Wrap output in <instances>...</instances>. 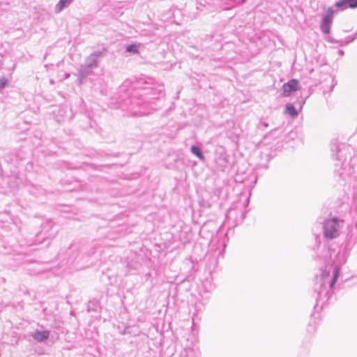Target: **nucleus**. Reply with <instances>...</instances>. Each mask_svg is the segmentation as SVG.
I'll return each instance as SVG.
<instances>
[{"instance_id": "f257e3e1", "label": "nucleus", "mask_w": 357, "mask_h": 357, "mask_svg": "<svg viewBox=\"0 0 357 357\" xmlns=\"http://www.w3.org/2000/svg\"><path fill=\"white\" fill-rule=\"evenodd\" d=\"M337 220L336 218L327 220L324 225V236L326 238L331 239L337 236Z\"/></svg>"}, {"instance_id": "f03ea898", "label": "nucleus", "mask_w": 357, "mask_h": 357, "mask_svg": "<svg viewBox=\"0 0 357 357\" xmlns=\"http://www.w3.org/2000/svg\"><path fill=\"white\" fill-rule=\"evenodd\" d=\"M298 89V81L295 79H292L282 86V96L288 97L291 94V93L296 91Z\"/></svg>"}, {"instance_id": "7ed1b4c3", "label": "nucleus", "mask_w": 357, "mask_h": 357, "mask_svg": "<svg viewBox=\"0 0 357 357\" xmlns=\"http://www.w3.org/2000/svg\"><path fill=\"white\" fill-rule=\"evenodd\" d=\"M102 57V52L96 51L91 54L85 60V64L94 69L98 67V62L100 58Z\"/></svg>"}, {"instance_id": "20e7f679", "label": "nucleus", "mask_w": 357, "mask_h": 357, "mask_svg": "<svg viewBox=\"0 0 357 357\" xmlns=\"http://www.w3.org/2000/svg\"><path fill=\"white\" fill-rule=\"evenodd\" d=\"M92 70L91 68H89L85 63L80 66L77 73V77L80 83L84 82L86 77L91 73Z\"/></svg>"}, {"instance_id": "39448f33", "label": "nucleus", "mask_w": 357, "mask_h": 357, "mask_svg": "<svg viewBox=\"0 0 357 357\" xmlns=\"http://www.w3.org/2000/svg\"><path fill=\"white\" fill-rule=\"evenodd\" d=\"M31 336L34 340L39 342H44L47 340L50 336V331H36V332L31 334Z\"/></svg>"}, {"instance_id": "423d86ee", "label": "nucleus", "mask_w": 357, "mask_h": 357, "mask_svg": "<svg viewBox=\"0 0 357 357\" xmlns=\"http://www.w3.org/2000/svg\"><path fill=\"white\" fill-rule=\"evenodd\" d=\"M73 0H59L54 7L56 13H61L64 8L68 7Z\"/></svg>"}, {"instance_id": "0eeeda50", "label": "nucleus", "mask_w": 357, "mask_h": 357, "mask_svg": "<svg viewBox=\"0 0 357 357\" xmlns=\"http://www.w3.org/2000/svg\"><path fill=\"white\" fill-rule=\"evenodd\" d=\"M334 10L332 8H328L326 10V14L323 19V24L330 25L332 22Z\"/></svg>"}, {"instance_id": "6e6552de", "label": "nucleus", "mask_w": 357, "mask_h": 357, "mask_svg": "<svg viewBox=\"0 0 357 357\" xmlns=\"http://www.w3.org/2000/svg\"><path fill=\"white\" fill-rule=\"evenodd\" d=\"M286 113L293 117L297 116L298 114V112L296 110L294 106L290 103L286 105Z\"/></svg>"}, {"instance_id": "1a4fd4ad", "label": "nucleus", "mask_w": 357, "mask_h": 357, "mask_svg": "<svg viewBox=\"0 0 357 357\" xmlns=\"http://www.w3.org/2000/svg\"><path fill=\"white\" fill-rule=\"evenodd\" d=\"M191 151L194 155L197 156L201 160H202V161L204 160V156L202 154V153L199 147H197L196 146H192L191 147Z\"/></svg>"}, {"instance_id": "9d476101", "label": "nucleus", "mask_w": 357, "mask_h": 357, "mask_svg": "<svg viewBox=\"0 0 357 357\" xmlns=\"http://www.w3.org/2000/svg\"><path fill=\"white\" fill-rule=\"evenodd\" d=\"M126 52L137 54L138 53L137 46L134 44L129 45L126 47Z\"/></svg>"}, {"instance_id": "9b49d317", "label": "nucleus", "mask_w": 357, "mask_h": 357, "mask_svg": "<svg viewBox=\"0 0 357 357\" xmlns=\"http://www.w3.org/2000/svg\"><path fill=\"white\" fill-rule=\"evenodd\" d=\"M335 6H337L338 8H341L344 10L348 8V5L347 4L346 0H341V1H337L335 3Z\"/></svg>"}, {"instance_id": "f8f14e48", "label": "nucleus", "mask_w": 357, "mask_h": 357, "mask_svg": "<svg viewBox=\"0 0 357 357\" xmlns=\"http://www.w3.org/2000/svg\"><path fill=\"white\" fill-rule=\"evenodd\" d=\"M348 8H357V0H346Z\"/></svg>"}, {"instance_id": "ddd939ff", "label": "nucleus", "mask_w": 357, "mask_h": 357, "mask_svg": "<svg viewBox=\"0 0 357 357\" xmlns=\"http://www.w3.org/2000/svg\"><path fill=\"white\" fill-rule=\"evenodd\" d=\"M8 83V80L6 77H1L0 78V90L3 89Z\"/></svg>"}, {"instance_id": "4468645a", "label": "nucleus", "mask_w": 357, "mask_h": 357, "mask_svg": "<svg viewBox=\"0 0 357 357\" xmlns=\"http://www.w3.org/2000/svg\"><path fill=\"white\" fill-rule=\"evenodd\" d=\"M151 112H152V111H149V112L139 111V112H137V114L139 116H145V115H147L149 114H151Z\"/></svg>"}, {"instance_id": "2eb2a0df", "label": "nucleus", "mask_w": 357, "mask_h": 357, "mask_svg": "<svg viewBox=\"0 0 357 357\" xmlns=\"http://www.w3.org/2000/svg\"><path fill=\"white\" fill-rule=\"evenodd\" d=\"M322 27H323V30L326 33H329V30H330L329 25H326V24H323Z\"/></svg>"}, {"instance_id": "dca6fc26", "label": "nucleus", "mask_w": 357, "mask_h": 357, "mask_svg": "<svg viewBox=\"0 0 357 357\" xmlns=\"http://www.w3.org/2000/svg\"><path fill=\"white\" fill-rule=\"evenodd\" d=\"M337 271L335 273V275H334V279H333V284L337 279Z\"/></svg>"}, {"instance_id": "f3484780", "label": "nucleus", "mask_w": 357, "mask_h": 357, "mask_svg": "<svg viewBox=\"0 0 357 357\" xmlns=\"http://www.w3.org/2000/svg\"><path fill=\"white\" fill-rule=\"evenodd\" d=\"M323 275L325 276V277L329 276V272H328V271L324 272L323 273Z\"/></svg>"}, {"instance_id": "a211bd4d", "label": "nucleus", "mask_w": 357, "mask_h": 357, "mask_svg": "<svg viewBox=\"0 0 357 357\" xmlns=\"http://www.w3.org/2000/svg\"><path fill=\"white\" fill-rule=\"evenodd\" d=\"M69 76H70V75L68 73H66V75H65L66 78H68Z\"/></svg>"}]
</instances>
